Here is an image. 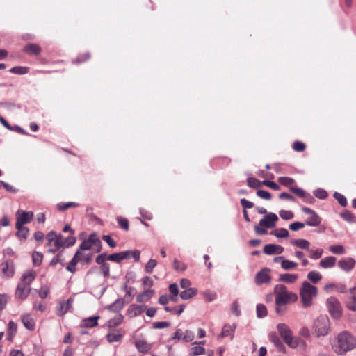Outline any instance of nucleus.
<instances>
[{"label": "nucleus", "mask_w": 356, "mask_h": 356, "mask_svg": "<svg viewBox=\"0 0 356 356\" xmlns=\"http://www.w3.org/2000/svg\"><path fill=\"white\" fill-rule=\"evenodd\" d=\"M35 277L36 273L33 270H29L22 275L15 291L16 298L25 300L28 297L31 291V284Z\"/></svg>", "instance_id": "nucleus-1"}, {"label": "nucleus", "mask_w": 356, "mask_h": 356, "mask_svg": "<svg viewBox=\"0 0 356 356\" xmlns=\"http://www.w3.org/2000/svg\"><path fill=\"white\" fill-rule=\"evenodd\" d=\"M356 346V339L347 331L339 333L337 336V342L333 346L335 353L343 355L351 350Z\"/></svg>", "instance_id": "nucleus-2"}, {"label": "nucleus", "mask_w": 356, "mask_h": 356, "mask_svg": "<svg viewBox=\"0 0 356 356\" xmlns=\"http://www.w3.org/2000/svg\"><path fill=\"white\" fill-rule=\"evenodd\" d=\"M274 293L275 294V305L278 306L293 303L298 300V295L293 292L289 291L283 284L276 285Z\"/></svg>", "instance_id": "nucleus-3"}, {"label": "nucleus", "mask_w": 356, "mask_h": 356, "mask_svg": "<svg viewBox=\"0 0 356 356\" xmlns=\"http://www.w3.org/2000/svg\"><path fill=\"white\" fill-rule=\"evenodd\" d=\"M318 289L307 281H304L300 289V295L302 306L309 307L313 304V299L317 296Z\"/></svg>", "instance_id": "nucleus-4"}, {"label": "nucleus", "mask_w": 356, "mask_h": 356, "mask_svg": "<svg viewBox=\"0 0 356 356\" xmlns=\"http://www.w3.org/2000/svg\"><path fill=\"white\" fill-rule=\"evenodd\" d=\"M278 220L277 216L273 212H269L261 218L258 225H254V229L256 234L264 235L267 233V229L275 226Z\"/></svg>", "instance_id": "nucleus-5"}, {"label": "nucleus", "mask_w": 356, "mask_h": 356, "mask_svg": "<svg viewBox=\"0 0 356 356\" xmlns=\"http://www.w3.org/2000/svg\"><path fill=\"white\" fill-rule=\"evenodd\" d=\"M314 334L316 337H325L330 331V321L327 316L321 315L318 316L313 324Z\"/></svg>", "instance_id": "nucleus-6"}, {"label": "nucleus", "mask_w": 356, "mask_h": 356, "mask_svg": "<svg viewBox=\"0 0 356 356\" xmlns=\"http://www.w3.org/2000/svg\"><path fill=\"white\" fill-rule=\"evenodd\" d=\"M277 330L282 339L289 347L292 348L298 347L300 340L293 337L292 331L286 324L278 323Z\"/></svg>", "instance_id": "nucleus-7"}, {"label": "nucleus", "mask_w": 356, "mask_h": 356, "mask_svg": "<svg viewBox=\"0 0 356 356\" xmlns=\"http://www.w3.org/2000/svg\"><path fill=\"white\" fill-rule=\"evenodd\" d=\"M102 242L97 234L93 232L88 236V238L83 240L77 251H79V254H81V251L89 250L94 246L96 248V252H99L102 250Z\"/></svg>", "instance_id": "nucleus-8"}, {"label": "nucleus", "mask_w": 356, "mask_h": 356, "mask_svg": "<svg viewBox=\"0 0 356 356\" xmlns=\"http://www.w3.org/2000/svg\"><path fill=\"white\" fill-rule=\"evenodd\" d=\"M327 309L332 318L339 319L342 315V307L339 300L335 297H330L326 300Z\"/></svg>", "instance_id": "nucleus-9"}, {"label": "nucleus", "mask_w": 356, "mask_h": 356, "mask_svg": "<svg viewBox=\"0 0 356 356\" xmlns=\"http://www.w3.org/2000/svg\"><path fill=\"white\" fill-rule=\"evenodd\" d=\"M33 218V213L32 211H25L18 210L16 213L15 226L20 227L24 224L30 222Z\"/></svg>", "instance_id": "nucleus-10"}, {"label": "nucleus", "mask_w": 356, "mask_h": 356, "mask_svg": "<svg viewBox=\"0 0 356 356\" xmlns=\"http://www.w3.org/2000/svg\"><path fill=\"white\" fill-rule=\"evenodd\" d=\"M0 272L3 277H10L14 275V266L12 261L7 260L0 264Z\"/></svg>", "instance_id": "nucleus-11"}, {"label": "nucleus", "mask_w": 356, "mask_h": 356, "mask_svg": "<svg viewBox=\"0 0 356 356\" xmlns=\"http://www.w3.org/2000/svg\"><path fill=\"white\" fill-rule=\"evenodd\" d=\"M73 299L69 298L67 300L59 302L56 307V314L58 316H63L72 307Z\"/></svg>", "instance_id": "nucleus-12"}, {"label": "nucleus", "mask_w": 356, "mask_h": 356, "mask_svg": "<svg viewBox=\"0 0 356 356\" xmlns=\"http://www.w3.org/2000/svg\"><path fill=\"white\" fill-rule=\"evenodd\" d=\"M355 264L356 261L354 259L348 257L341 259L338 262V266L345 272H350L354 268Z\"/></svg>", "instance_id": "nucleus-13"}, {"label": "nucleus", "mask_w": 356, "mask_h": 356, "mask_svg": "<svg viewBox=\"0 0 356 356\" xmlns=\"http://www.w3.org/2000/svg\"><path fill=\"white\" fill-rule=\"evenodd\" d=\"M146 307L143 305H131L127 311V314L130 317H136L140 315L145 309Z\"/></svg>", "instance_id": "nucleus-14"}, {"label": "nucleus", "mask_w": 356, "mask_h": 356, "mask_svg": "<svg viewBox=\"0 0 356 356\" xmlns=\"http://www.w3.org/2000/svg\"><path fill=\"white\" fill-rule=\"evenodd\" d=\"M270 280L271 277L269 275V270L268 269H264L258 272L255 277V282L258 285L268 283L270 281Z\"/></svg>", "instance_id": "nucleus-15"}, {"label": "nucleus", "mask_w": 356, "mask_h": 356, "mask_svg": "<svg viewBox=\"0 0 356 356\" xmlns=\"http://www.w3.org/2000/svg\"><path fill=\"white\" fill-rule=\"evenodd\" d=\"M284 251V248L280 245L267 244L264 248V252L267 255L275 254H281Z\"/></svg>", "instance_id": "nucleus-16"}, {"label": "nucleus", "mask_w": 356, "mask_h": 356, "mask_svg": "<svg viewBox=\"0 0 356 356\" xmlns=\"http://www.w3.org/2000/svg\"><path fill=\"white\" fill-rule=\"evenodd\" d=\"M81 254H79V251H76L72 259V260L69 262L67 266H66V270L70 273H75L76 271V264L79 261H81Z\"/></svg>", "instance_id": "nucleus-17"}, {"label": "nucleus", "mask_w": 356, "mask_h": 356, "mask_svg": "<svg viewBox=\"0 0 356 356\" xmlns=\"http://www.w3.org/2000/svg\"><path fill=\"white\" fill-rule=\"evenodd\" d=\"M346 307L350 311H356V289H350V295L346 301Z\"/></svg>", "instance_id": "nucleus-18"}, {"label": "nucleus", "mask_w": 356, "mask_h": 356, "mask_svg": "<svg viewBox=\"0 0 356 356\" xmlns=\"http://www.w3.org/2000/svg\"><path fill=\"white\" fill-rule=\"evenodd\" d=\"M235 329L236 325L234 324H225L223 326L222 332L219 335V338L230 337V339H232L234 337Z\"/></svg>", "instance_id": "nucleus-19"}, {"label": "nucleus", "mask_w": 356, "mask_h": 356, "mask_svg": "<svg viewBox=\"0 0 356 356\" xmlns=\"http://www.w3.org/2000/svg\"><path fill=\"white\" fill-rule=\"evenodd\" d=\"M134 344L138 351L140 353H147L152 348V345L148 343L145 339H137Z\"/></svg>", "instance_id": "nucleus-20"}, {"label": "nucleus", "mask_w": 356, "mask_h": 356, "mask_svg": "<svg viewBox=\"0 0 356 356\" xmlns=\"http://www.w3.org/2000/svg\"><path fill=\"white\" fill-rule=\"evenodd\" d=\"M337 258L332 256L323 258L319 262V266L325 269L333 268L335 266Z\"/></svg>", "instance_id": "nucleus-21"}, {"label": "nucleus", "mask_w": 356, "mask_h": 356, "mask_svg": "<svg viewBox=\"0 0 356 356\" xmlns=\"http://www.w3.org/2000/svg\"><path fill=\"white\" fill-rule=\"evenodd\" d=\"M154 294V290L147 289L139 293L136 297V301L138 302H145L149 300Z\"/></svg>", "instance_id": "nucleus-22"}, {"label": "nucleus", "mask_w": 356, "mask_h": 356, "mask_svg": "<svg viewBox=\"0 0 356 356\" xmlns=\"http://www.w3.org/2000/svg\"><path fill=\"white\" fill-rule=\"evenodd\" d=\"M99 316H95L82 320L81 325L84 327H94L98 325Z\"/></svg>", "instance_id": "nucleus-23"}, {"label": "nucleus", "mask_w": 356, "mask_h": 356, "mask_svg": "<svg viewBox=\"0 0 356 356\" xmlns=\"http://www.w3.org/2000/svg\"><path fill=\"white\" fill-rule=\"evenodd\" d=\"M24 326L29 330L35 328V321L30 314H23L21 316Z\"/></svg>", "instance_id": "nucleus-24"}, {"label": "nucleus", "mask_w": 356, "mask_h": 356, "mask_svg": "<svg viewBox=\"0 0 356 356\" xmlns=\"http://www.w3.org/2000/svg\"><path fill=\"white\" fill-rule=\"evenodd\" d=\"M124 301L122 298H118L113 303L107 307L108 310L112 312H119L124 307Z\"/></svg>", "instance_id": "nucleus-25"}, {"label": "nucleus", "mask_w": 356, "mask_h": 356, "mask_svg": "<svg viewBox=\"0 0 356 356\" xmlns=\"http://www.w3.org/2000/svg\"><path fill=\"white\" fill-rule=\"evenodd\" d=\"M24 51L29 55L37 56L40 54L41 48L37 44H29L24 47Z\"/></svg>", "instance_id": "nucleus-26"}, {"label": "nucleus", "mask_w": 356, "mask_h": 356, "mask_svg": "<svg viewBox=\"0 0 356 356\" xmlns=\"http://www.w3.org/2000/svg\"><path fill=\"white\" fill-rule=\"evenodd\" d=\"M291 244L307 250H309L310 247V243L305 239H293L291 241Z\"/></svg>", "instance_id": "nucleus-27"}, {"label": "nucleus", "mask_w": 356, "mask_h": 356, "mask_svg": "<svg viewBox=\"0 0 356 356\" xmlns=\"http://www.w3.org/2000/svg\"><path fill=\"white\" fill-rule=\"evenodd\" d=\"M269 339L280 350L284 349V344L275 332L270 333Z\"/></svg>", "instance_id": "nucleus-28"}, {"label": "nucleus", "mask_w": 356, "mask_h": 356, "mask_svg": "<svg viewBox=\"0 0 356 356\" xmlns=\"http://www.w3.org/2000/svg\"><path fill=\"white\" fill-rule=\"evenodd\" d=\"M298 278L297 274L284 273L280 275L279 280L286 283H294Z\"/></svg>", "instance_id": "nucleus-29"}, {"label": "nucleus", "mask_w": 356, "mask_h": 356, "mask_svg": "<svg viewBox=\"0 0 356 356\" xmlns=\"http://www.w3.org/2000/svg\"><path fill=\"white\" fill-rule=\"evenodd\" d=\"M321 222V218L318 216L316 213L311 215V217L308 218L306 220L305 225L312 227H317Z\"/></svg>", "instance_id": "nucleus-30"}, {"label": "nucleus", "mask_w": 356, "mask_h": 356, "mask_svg": "<svg viewBox=\"0 0 356 356\" xmlns=\"http://www.w3.org/2000/svg\"><path fill=\"white\" fill-rule=\"evenodd\" d=\"M197 293L196 289L194 288H188L181 291L180 293V297L182 300H186L191 299L193 296H195Z\"/></svg>", "instance_id": "nucleus-31"}, {"label": "nucleus", "mask_w": 356, "mask_h": 356, "mask_svg": "<svg viewBox=\"0 0 356 356\" xmlns=\"http://www.w3.org/2000/svg\"><path fill=\"white\" fill-rule=\"evenodd\" d=\"M298 266V264L295 261L284 259L281 263V267L284 270H295Z\"/></svg>", "instance_id": "nucleus-32"}, {"label": "nucleus", "mask_w": 356, "mask_h": 356, "mask_svg": "<svg viewBox=\"0 0 356 356\" xmlns=\"http://www.w3.org/2000/svg\"><path fill=\"white\" fill-rule=\"evenodd\" d=\"M122 338V334L118 332H110L106 335V339L109 343L120 341Z\"/></svg>", "instance_id": "nucleus-33"}, {"label": "nucleus", "mask_w": 356, "mask_h": 356, "mask_svg": "<svg viewBox=\"0 0 356 356\" xmlns=\"http://www.w3.org/2000/svg\"><path fill=\"white\" fill-rule=\"evenodd\" d=\"M270 234L278 238H287L289 235L288 230L285 228H279L270 232Z\"/></svg>", "instance_id": "nucleus-34"}, {"label": "nucleus", "mask_w": 356, "mask_h": 356, "mask_svg": "<svg viewBox=\"0 0 356 356\" xmlns=\"http://www.w3.org/2000/svg\"><path fill=\"white\" fill-rule=\"evenodd\" d=\"M16 229H17L16 236L21 240H26L29 235V229L24 226L16 227Z\"/></svg>", "instance_id": "nucleus-35"}, {"label": "nucleus", "mask_w": 356, "mask_h": 356, "mask_svg": "<svg viewBox=\"0 0 356 356\" xmlns=\"http://www.w3.org/2000/svg\"><path fill=\"white\" fill-rule=\"evenodd\" d=\"M307 277L308 280L314 284L317 283L322 279L321 274L316 270H312L308 273Z\"/></svg>", "instance_id": "nucleus-36"}, {"label": "nucleus", "mask_w": 356, "mask_h": 356, "mask_svg": "<svg viewBox=\"0 0 356 356\" xmlns=\"http://www.w3.org/2000/svg\"><path fill=\"white\" fill-rule=\"evenodd\" d=\"M79 204L74 202H60L57 204L56 207L59 211H65L70 207H78Z\"/></svg>", "instance_id": "nucleus-37"}, {"label": "nucleus", "mask_w": 356, "mask_h": 356, "mask_svg": "<svg viewBox=\"0 0 356 356\" xmlns=\"http://www.w3.org/2000/svg\"><path fill=\"white\" fill-rule=\"evenodd\" d=\"M17 329V324L13 321H10L8 323V339L12 340L13 337L15 334Z\"/></svg>", "instance_id": "nucleus-38"}, {"label": "nucleus", "mask_w": 356, "mask_h": 356, "mask_svg": "<svg viewBox=\"0 0 356 356\" xmlns=\"http://www.w3.org/2000/svg\"><path fill=\"white\" fill-rule=\"evenodd\" d=\"M50 247H54L56 248V249H60L65 245V243L63 241V237L61 234H59L57 238H56L55 240L52 241L51 243H49L48 245Z\"/></svg>", "instance_id": "nucleus-39"}, {"label": "nucleus", "mask_w": 356, "mask_h": 356, "mask_svg": "<svg viewBox=\"0 0 356 356\" xmlns=\"http://www.w3.org/2000/svg\"><path fill=\"white\" fill-rule=\"evenodd\" d=\"M340 216L348 222L353 223L355 222V216L348 210L341 212Z\"/></svg>", "instance_id": "nucleus-40"}, {"label": "nucleus", "mask_w": 356, "mask_h": 356, "mask_svg": "<svg viewBox=\"0 0 356 356\" xmlns=\"http://www.w3.org/2000/svg\"><path fill=\"white\" fill-rule=\"evenodd\" d=\"M329 250L332 253L335 254H344L346 252L343 246L341 245H330Z\"/></svg>", "instance_id": "nucleus-41"}, {"label": "nucleus", "mask_w": 356, "mask_h": 356, "mask_svg": "<svg viewBox=\"0 0 356 356\" xmlns=\"http://www.w3.org/2000/svg\"><path fill=\"white\" fill-rule=\"evenodd\" d=\"M123 318H124V317L122 314H118L116 316L111 318L108 321L109 327H114L118 325L119 324H120L122 323V321H123Z\"/></svg>", "instance_id": "nucleus-42"}, {"label": "nucleus", "mask_w": 356, "mask_h": 356, "mask_svg": "<svg viewBox=\"0 0 356 356\" xmlns=\"http://www.w3.org/2000/svg\"><path fill=\"white\" fill-rule=\"evenodd\" d=\"M184 309H185L184 305H179V306L175 307H168V306H165L164 307L165 311H166L168 312H175L178 315L181 314L184 312Z\"/></svg>", "instance_id": "nucleus-43"}, {"label": "nucleus", "mask_w": 356, "mask_h": 356, "mask_svg": "<svg viewBox=\"0 0 356 356\" xmlns=\"http://www.w3.org/2000/svg\"><path fill=\"white\" fill-rule=\"evenodd\" d=\"M43 255L42 253L34 251L32 254V259L34 266H38L41 264L42 261Z\"/></svg>", "instance_id": "nucleus-44"}, {"label": "nucleus", "mask_w": 356, "mask_h": 356, "mask_svg": "<svg viewBox=\"0 0 356 356\" xmlns=\"http://www.w3.org/2000/svg\"><path fill=\"white\" fill-rule=\"evenodd\" d=\"M333 197L338 201L339 204L341 206H342V207L347 206L348 202H347L346 197L343 195H342L338 192H334L333 194Z\"/></svg>", "instance_id": "nucleus-45"}, {"label": "nucleus", "mask_w": 356, "mask_h": 356, "mask_svg": "<svg viewBox=\"0 0 356 356\" xmlns=\"http://www.w3.org/2000/svg\"><path fill=\"white\" fill-rule=\"evenodd\" d=\"M9 71L13 74H20V75L25 74L28 73V72H29L28 67H22V66L13 67L10 68Z\"/></svg>", "instance_id": "nucleus-46"}, {"label": "nucleus", "mask_w": 356, "mask_h": 356, "mask_svg": "<svg viewBox=\"0 0 356 356\" xmlns=\"http://www.w3.org/2000/svg\"><path fill=\"white\" fill-rule=\"evenodd\" d=\"M204 298L209 302L215 300L217 298V294L215 292L207 290L202 292Z\"/></svg>", "instance_id": "nucleus-47"}, {"label": "nucleus", "mask_w": 356, "mask_h": 356, "mask_svg": "<svg viewBox=\"0 0 356 356\" xmlns=\"http://www.w3.org/2000/svg\"><path fill=\"white\" fill-rule=\"evenodd\" d=\"M267 315V309L263 304H258L257 305V316L258 318H264Z\"/></svg>", "instance_id": "nucleus-48"}, {"label": "nucleus", "mask_w": 356, "mask_h": 356, "mask_svg": "<svg viewBox=\"0 0 356 356\" xmlns=\"http://www.w3.org/2000/svg\"><path fill=\"white\" fill-rule=\"evenodd\" d=\"M247 184L250 188H257L260 187L263 184L256 178L250 177L247 179Z\"/></svg>", "instance_id": "nucleus-49"}, {"label": "nucleus", "mask_w": 356, "mask_h": 356, "mask_svg": "<svg viewBox=\"0 0 356 356\" xmlns=\"http://www.w3.org/2000/svg\"><path fill=\"white\" fill-rule=\"evenodd\" d=\"M64 259L63 258V251L59 252L50 261L51 266H55L57 264H60L63 266Z\"/></svg>", "instance_id": "nucleus-50"}, {"label": "nucleus", "mask_w": 356, "mask_h": 356, "mask_svg": "<svg viewBox=\"0 0 356 356\" xmlns=\"http://www.w3.org/2000/svg\"><path fill=\"white\" fill-rule=\"evenodd\" d=\"M309 257L312 259L316 260L321 257L323 250L322 249H316V250H309Z\"/></svg>", "instance_id": "nucleus-51"}, {"label": "nucleus", "mask_w": 356, "mask_h": 356, "mask_svg": "<svg viewBox=\"0 0 356 356\" xmlns=\"http://www.w3.org/2000/svg\"><path fill=\"white\" fill-rule=\"evenodd\" d=\"M157 264V261L155 259H150L149 261L146 264L145 266V270L147 273H151L153 271V269L155 268V266Z\"/></svg>", "instance_id": "nucleus-52"}, {"label": "nucleus", "mask_w": 356, "mask_h": 356, "mask_svg": "<svg viewBox=\"0 0 356 356\" xmlns=\"http://www.w3.org/2000/svg\"><path fill=\"white\" fill-rule=\"evenodd\" d=\"M314 195L315 197L320 200H325L327 198L328 194L324 189L318 188L314 191Z\"/></svg>", "instance_id": "nucleus-53"}, {"label": "nucleus", "mask_w": 356, "mask_h": 356, "mask_svg": "<svg viewBox=\"0 0 356 356\" xmlns=\"http://www.w3.org/2000/svg\"><path fill=\"white\" fill-rule=\"evenodd\" d=\"M120 252L113 253L107 257V260L120 264L123 259Z\"/></svg>", "instance_id": "nucleus-54"}, {"label": "nucleus", "mask_w": 356, "mask_h": 356, "mask_svg": "<svg viewBox=\"0 0 356 356\" xmlns=\"http://www.w3.org/2000/svg\"><path fill=\"white\" fill-rule=\"evenodd\" d=\"M278 181L285 186L292 185L295 182L293 178L288 177H281L278 179Z\"/></svg>", "instance_id": "nucleus-55"}, {"label": "nucleus", "mask_w": 356, "mask_h": 356, "mask_svg": "<svg viewBox=\"0 0 356 356\" xmlns=\"http://www.w3.org/2000/svg\"><path fill=\"white\" fill-rule=\"evenodd\" d=\"M279 215L284 220H291L294 216L292 211L283 209L280 211Z\"/></svg>", "instance_id": "nucleus-56"}, {"label": "nucleus", "mask_w": 356, "mask_h": 356, "mask_svg": "<svg viewBox=\"0 0 356 356\" xmlns=\"http://www.w3.org/2000/svg\"><path fill=\"white\" fill-rule=\"evenodd\" d=\"M257 195L264 200H270L272 198V195L270 193L264 190H258L257 191Z\"/></svg>", "instance_id": "nucleus-57"}, {"label": "nucleus", "mask_w": 356, "mask_h": 356, "mask_svg": "<svg viewBox=\"0 0 356 356\" xmlns=\"http://www.w3.org/2000/svg\"><path fill=\"white\" fill-rule=\"evenodd\" d=\"M173 267H174L175 270H176L177 271H181V272H184L186 269V266L184 264L178 261L177 259L174 260Z\"/></svg>", "instance_id": "nucleus-58"}, {"label": "nucleus", "mask_w": 356, "mask_h": 356, "mask_svg": "<svg viewBox=\"0 0 356 356\" xmlns=\"http://www.w3.org/2000/svg\"><path fill=\"white\" fill-rule=\"evenodd\" d=\"M117 221H118L119 225L120 226V227H122V229H124L125 230L129 229V221L127 219L124 218L122 217H118Z\"/></svg>", "instance_id": "nucleus-59"}, {"label": "nucleus", "mask_w": 356, "mask_h": 356, "mask_svg": "<svg viewBox=\"0 0 356 356\" xmlns=\"http://www.w3.org/2000/svg\"><path fill=\"white\" fill-rule=\"evenodd\" d=\"M205 353V348L201 346H194L191 348V354L193 355H200Z\"/></svg>", "instance_id": "nucleus-60"}, {"label": "nucleus", "mask_w": 356, "mask_h": 356, "mask_svg": "<svg viewBox=\"0 0 356 356\" xmlns=\"http://www.w3.org/2000/svg\"><path fill=\"white\" fill-rule=\"evenodd\" d=\"M90 57L89 53H86L84 54H80L77 56L76 59L73 60V63H81L86 61Z\"/></svg>", "instance_id": "nucleus-61"}, {"label": "nucleus", "mask_w": 356, "mask_h": 356, "mask_svg": "<svg viewBox=\"0 0 356 356\" xmlns=\"http://www.w3.org/2000/svg\"><path fill=\"white\" fill-rule=\"evenodd\" d=\"M102 239L108 245V246L111 248H114L116 247V242L112 239V238L109 235H103Z\"/></svg>", "instance_id": "nucleus-62"}, {"label": "nucleus", "mask_w": 356, "mask_h": 356, "mask_svg": "<svg viewBox=\"0 0 356 356\" xmlns=\"http://www.w3.org/2000/svg\"><path fill=\"white\" fill-rule=\"evenodd\" d=\"M293 149L296 152H302L305 149V145L300 141H296L293 144Z\"/></svg>", "instance_id": "nucleus-63"}, {"label": "nucleus", "mask_w": 356, "mask_h": 356, "mask_svg": "<svg viewBox=\"0 0 356 356\" xmlns=\"http://www.w3.org/2000/svg\"><path fill=\"white\" fill-rule=\"evenodd\" d=\"M232 312L236 316H238L241 315V310L239 309V305L238 300H234L231 307Z\"/></svg>", "instance_id": "nucleus-64"}]
</instances>
